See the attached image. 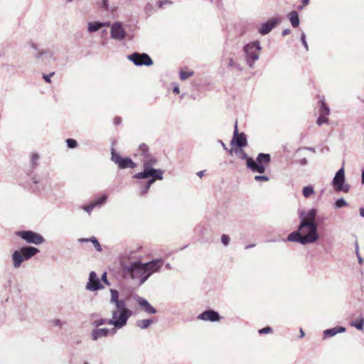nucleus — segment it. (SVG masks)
I'll list each match as a JSON object with an SVG mask.
<instances>
[{"instance_id":"bb28decb","label":"nucleus","mask_w":364,"mask_h":364,"mask_svg":"<svg viewBox=\"0 0 364 364\" xmlns=\"http://www.w3.org/2000/svg\"><path fill=\"white\" fill-rule=\"evenodd\" d=\"M199 236L198 240L201 243L210 242L212 241L211 235L208 229H202L199 232Z\"/></svg>"},{"instance_id":"774afa93","label":"nucleus","mask_w":364,"mask_h":364,"mask_svg":"<svg viewBox=\"0 0 364 364\" xmlns=\"http://www.w3.org/2000/svg\"><path fill=\"white\" fill-rule=\"evenodd\" d=\"M122 122V119L119 117H117L114 118V124L116 125H119Z\"/></svg>"},{"instance_id":"1a4fd4ad","label":"nucleus","mask_w":364,"mask_h":364,"mask_svg":"<svg viewBox=\"0 0 364 364\" xmlns=\"http://www.w3.org/2000/svg\"><path fill=\"white\" fill-rule=\"evenodd\" d=\"M127 58L136 66H151L154 64L151 57L145 53L134 52L127 55Z\"/></svg>"},{"instance_id":"37998d69","label":"nucleus","mask_w":364,"mask_h":364,"mask_svg":"<svg viewBox=\"0 0 364 364\" xmlns=\"http://www.w3.org/2000/svg\"><path fill=\"white\" fill-rule=\"evenodd\" d=\"M66 144L68 148L74 149L76 148L78 145L77 141L74 139H66Z\"/></svg>"},{"instance_id":"9d476101","label":"nucleus","mask_w":364,"mask_h":364,"mask_svg":"<svg viewBox=\"0 0 364 364\" xmlns=\"http://www.w3.org/2000/svg\"><path fill=\"white\" fill-rule=\"evenodd\" d=\"M164 171L160 168H152L149 169L146 175H144L143 172H139L133 176L134 178L136 179H144L148 178V181H151L154 184L157 180H163Z\"/></svg>"},{"instance_id":"dca6fc26","label":"nucleus","mask_w":364,"mask_h":364,"mask_svg":"<svg viewBox=\"0 0 364 364\" xmlns=\"http://www.w3.org/2000/svg\"><path fill=\"white\" fill-rule=\"evenodd\" d=\"M30 46L32 49H33L34 50H36L37 52L36 54L34 55V57L37 60H41L43 62L46 61V60H48V59H52L53 60H55V58H54V56H53V53L50 50H49V49L39 50L37 44H36L34 42H31Z\"/></svg>"},{"instance_id":"13d9d810","label":"nucleus","mask_w":364,"mask_h":364,"mask_svg":"<svg viewBox=\"0 0 364 364\" xmlns=\"http://www.w3.org/2000/svg\"><path fill=\"white\" fill-rule=\"evenodd\" d=\"M102 6L105 10H108L109 1L108 0H102Z\"/></svg>"},{"instance_id":"052dcab7","label":"nucleus","mask_w":364,"mask_h":364,"mask_svg":"<svg viewBox=\"0 0 364 364\" xmlns=\"http://www.w3.org/2000/svg\"><path fill=\"white\" fill-rule=\"evenodd\" d=\"M219 143L221 144V146H223V148L225 149V150H227L229 151L230 154H232V150L230 149V150H228V147L226 146L225 144L221 141V140H219L218 141Z\"/></svg>"},{"instance_id":"c756f323","label":"nucleus","mask_w":364,"mask_h":364,"mask_svg":"<svg viewBox=\"0 0 364 364\" xmlns=\"http://www.w3.org/2000/svg\"><path fill=\"white\" fill-rule=\"evenodd\" d=\"M18 318L21 321L28 320L27 307L26 305H21L18 308Z\"/></svg>"},{"instance_id":"423d86ee","label":"nucleus","mask_w":364,"mask_h":364,"mask_svg":"<svg viewBox=\"0 0 364 364\" xmlns=\"http://www.w3.org/2000/svg\"><path fill=\"white\" fill-rule=\"evenodd\" d=\"M111 160L119 169L134 168L136 166V164L129 156H122L114 148L111 150Z\"/></svg>"},{"instance_id":"bf43d9fd","label":"nucleus","mask_w":364,"mask_h":364,"mask_svg":"<svg viewBox=\"0 0 364 364\" xmlns=\"http://www.w3.org/2000/svg\"><path fill=\"white\" fill-rule=\"evenodd\" d=\"M298 163L302 166H304L308 164V161L306 158H302L300 160L298 161Z\"/></svg>"},{"instance_id":"864d4df0","label":"nucleus","mask_w":364,"mask_h":364,"mask_svg":"<svg viewBox=\"0 0 364 364\" xmlns=\"http://www.w3.org/2000/svg\"><path fill=\"white\" fill-rule=\"evenodd\" d=\"M55 75V72H52L49 74H43V80L48 82V83H50L51 82V80H50V77L52 76H53Z\"/></svg>"},{"instance_id":"79ce46f5","label":"nucleus","mask_w":364,"mask_h":364,"mask_svg":"<svg viewBox=\"0 0 364 364\" xmlns=\"http://www.w3.org/2000/svg\"><path fill=\"white\" fill-rule=\"evenodd\" d=\"M328 116H324L322 114H319V117L317 118L316 124L318 126H321L323 124H326L328 122Z\"/></svg>"},{"instance_id":"20e7f679","label":"nucleus","mask_w":364,"mask_h":364,"mask_svg":"<svg viewBox=\"0 0 364 364\" xmlns=\"http://www.w3.org/2000/svg\"><path fill=\"white\" fill-rule=\"evenodd\" d=\"M262 46L258 40L250 42L244 46L245 59L250 68H253L255 63L259 59Z\"/></svg>"},{"instance_id":"58836bf2","label":"nucleus","mask_w":364,"mask_h":364,"mask_svg":"<svg viewBox=\"0 0 364 364\" xmlns=\"http://www.w3.org/2000/svg\"><path fill=\"white\" fill-rule=\"evenodd\" d=\"M193 74H194L193 71H185L183 70H181L179 71V76H180V79L181 80H187L188 77L193 76Z\"/></svg>"},{"instance_id":"9b49d317","label":"nucleus","mask_w":364,"mask_h":364,"mask_svg":"<svg viewBox=\"0 0 364 364\" xmlns=\"http://www.w3.org/2000/svg\"><path fill=\"white\" fill-rule=\"evenodd\" d=\"M230 144L232 146H237L238 149H242L247 145L245 134L244 132L239 134L237 122L235 124L233 136Z\"/></svg>"},{"instance_id":"e433bc0d","label":"nucleus","mask_w":364,"mask_h":364,"mask_svg":"<svg viewBox=\"0 0 364 364\" xmlns=\"http://www.w3.org/2000/svg\"><path fill=\"white\" fill-rule=\"evenodd\" d=\"M314 190L311 186H304L302 189V193L305 198L310 197L312 194H314Z\"/></svg>"},{"instance_id":"4be33fe9","label":"nucleus","mask_w":364,"mask_h":364,"mask_svg":"<svg viewBox=\"0 0 364 364\" xmlns=\"http://www.w3.org/2000/svg\"><path fill=\"white\" fill-rule=\"evenodd\" d=\"M346 331V328L343 326H336L333 328H328L323 331V338H331L338 333H342Z\"/></svg>"},{"instance_id":"69168bd1","label":"nucleus","mask_w":364,"mask_h":364,"mask_svg":"<svg viewBox=\"0 0 364 364\" xmlns=\"http://www.w3.org/2000/svg\"><path fill=\"white\" fill-rule=\"evenodd\" d=\"M235 61L232 58H229L228 59V67H233L234 65H235Z\"/></svg>"},{"instance_id":"72a5a7b5","label":"nucleus","mask_w":364,"mask_h":364,"mask_svg":"<svg viewBox=\"0 0 364 364\" xmlns=\"http://www.w3.org/2000/svg\"><path fill=\"white\" fill-rule=\"evenodd\" d=\"M139 150L141 152V155L144 156V159L147 156L150 155L149 148L146 144H141L139 145Z\"/></svg>"},{"instance_id":"39448f33","label":"nucleus","mask_w":364,"mask_h":364,"mask_svg":"<svg viewBox=\"0 0 364 364\" xmlns=\"http://www.w3.org/2000/svg\"><path fill=\"white\" fill-rule=\"evenodd\" d=\"M300 224L297 228H318L322 218L317 215V210L311 208L307 212H300Z\"/></svg>"},{"instance_id":"5fc2aeb1","label":"nucleus","mask_w":364,"mask_h":364,"mask_svg":"<svg viewBox=\"0 0 364 364\" xmlns=\"http://www.w3.org/2000/svg\"><path fill=\"white\" fill-rule=\"evenodd\" d=\"M310 0H302L301 4L298 6L299 10H301L305 7L306 5L309 4Z\"/></svg>"},{"instance_id":"2eb2a0df","label":"nucleus","mask_w":364,"mask_h":364,"mask_svg":"<svg viewBox=\"0 0 364 364\" xmlns=\"http://www.w3.org/2000/svg\"><path fill=\"white\" fill-rule=\"evenodd\" d=\"M133 298L141 308V309L144 312L149 314H156L158 312L157 309L153 306L145 298L140 296L138 294H134Z\"/></svg>"},{"instance_id":"f03ea898","label":"nucleus","mask_w":364,"mask_h":364,"mask_svg":"<svg viewBox=\"0 0 364 364\" xmlns=\"http://www.w3.org/2000/svg\"><path fill=\"white\" fill-rule=\"evenodd\" d=\"M235 153H240V158L246 160L247 168L253 173L262 174L265 172L267 166L271 162V155L269 154L259 153L256 159L250 157L242 149H235Z\"/></svg>"},{"instance_id":"09e8293b","label":"nucleus","mask_w":364,"mask_h":364,"mask_svg":"<svg viewBox=\"0 0 364 364\" xmlns=\"http://www.w3.org/2000/svg\"><path fill=\"white\" fill-rule=\"evenodd\" d=\"M122 311L124 314V316L125 318L126 322L127 323L129 318L132 315V310L129 309L127 307Z\"/></svg>"},{"instance_id":"4c0bfd02","label":"nucleus","mask_w":364,"mask_h":364,"mask_svg":"<svg viewBox=\"0 0 364 364\" xmlns=\"http://www.w3.org/2000/svg\"><path fill=\"white\" fill-rule=\"evenodd\" d=\"M110 294H111V298H110V303L114 304L117 301L119 300V292L118 290L115 289H110Z\"/></svg>"},{"instance_id":"a19ab883","label":"nucleus","mask_w":364,"mask_h":364,"mask_svg":"<svg viewBox=\"0 0 364 364\" xmlns=\"http://www.w3.org/2000/svg\"><path fill=\"white\" fill-rule=\"evenodd\" d=\"M152 185H153V183H151V181H147L145 183L144 186L141 188V194L144 195V194L147 193L150 187Z\"/></svg>"},{"instance_id":"8fccbe9b","label":"nucleus","mask_w":364,"mask_h":364,"mask_svg":"<svg viewBox=\"0 0 364 364\" xmlns=\"http://www.w3.org/2000/svg\"><path fill=\"white\" fill-rule=\"evenodd\" d=\"M255 180L256 181H269V178L264 175H257L255 176Z\"/></svg>"},{"instance_id":"3c124183","label":"nucleus","mask_w":364,"mask_h":364,"mask_svg":"<svg viewBox=\"0 0 364 364\" xmlns=\"http://www.w3.org/2000/svg\"><path fill=\"white\" fill-rule=\"evenodd\" d=\"M301 41L302 45L304 46L306 50L308 51L309 46H308V43L306 42V35H305L304 32H302L301 34Z\"/></svg>"},{"instance_id":"ea45409f","label":"nucleus","mask_w":364,"mask_h":364,"mask_svg":"<svg viewBox=\"0 0 364 364\" xmlns=\"http://www.w3.org/2000/svg\"><path fill=\"white\" fill-rule=\"evenodd\" d=\"M348 203L343 198H338L335 202V208H341L345 206H347Z\"/></svg>"},{"instance_id":"aec40b11","label":"nucleus","mask_w":364,"mask_h":364,"mask_svg":"<svg viewBox=\"0 0 364 364\" xmlns=\"http://www.w3.org/2000/svg\"><path fill=\"white\" fill-rule=\"evenodd\" d=\"M21 253V255L27 261L40 252V250L36 247L30 245H23L18 249Z\"/></svg>"},{"instance_id":"c9c22d12","label":"nucleus","mask_w":364,"mask_h":364,"mask_svg":"<svg viewBox=\"0 0 364 364\" xmlns=\"http://www.w3.org/2000/svg\"><path fill=\"white\" fill-rule=\"evenodd\" d=\"M89 241L92 243L93 246L97 252H102V246L96 237L92 236L89 238Z\"/></svg>"},{"instance_id":"a878e982","label":"nucleus","mask_w":364,"mask_h":364,"mask_svg":"<svg viewBox=\"0 0 364 364\" xmlns=\"http://www.w3.org/2000/svg\"><path fill=\"white\" fill-rule=\"evenodd\" d=\"M350 326L358 331H363L364 329V317L361 315L359 316L355 320L350 321Z\"/></svg>"},{"instance_id":"c03bdc74","label":"nucleus","mask_w":364,"mask_h":364,"mask_svg":"<svg viewBox=\"0 0 364 364\" xmlns=\"http://www.w3.org/2000/svg\"><path fill=\"white\" fill-rule=\"evenodd\" d=\"M230 242V237L228 235H226V234L222 235L221 242L224 246L226 247V246L229 245Z\"/></svg>"},{"instance_id":"4468645a","label":"nucleus","mask_w":364,"mask_h":364,"mask_svg":"<svg viewBox=\"0 0 364 364\" xmlns=\"http://www.w3.org/2000/svg\"><path fill=\"white\" fill-rule=\"evenodd\" d=\"M104 289L100 278L95 272L92 271L89 274L88 282L86 284V289L90 291H95Z\"/></svg>"},{"instance_id":"f704fd0d","label":"nucleus","mask_w":364,"mask_h":364,"mask_svg":"<svg viewBox=\"0 0 364 364\" xmlns=\"http://www.w3.org/2000/svg\"><path fill=\"white\" fill-rule=\"evenodd\" d=\"M113 304L115 305L117 310L116 311H123L125 309L127 306V302L125 299H119L116 302H114Z\"/></svg>"},{"instance_id":"49530a36","label":"nucleus","mask_w":364,"mask_h":364,"mask_svg":"<svg viewBox=\"0 0 364 364\" xmlns=\"http://www.w3.org/2000/svg\"><path fill=\"white\" fill-rule=\"evenodd\" d=\"M273 331L272 328L269 326H267L261 329H259L258 331V333L259 334H267V333H272Z\"/></svg>"},{"instance_id":"f3484780","label":"nucleus","mask_w":364,"mask_h":364,"mask_svg":"<svg viewBox=\"0 0 364 364\" xmlns=\"http://www.w3.org/2000/svg\"><path fill=\"white\" fill-rule=\"evenodd\" d=\"M282 21L281 17L277 18H271L266 22L262 23L261 26L258 29V32L259 34L262 36H265L269 33L273 28L276 27L277 24H279Z\"/></svg>"},{"instance_id":"6ab92c4d","label":"nucleus","mask_w":364,"mask_h":364,"mask_svg":"<svg viewBox=\"0 0 364 364\" xmlns=\"http://www.w3.org/2000/svg\"><path fill=\"white\" fill-rule=\"evenodd\" d=\"M107 198V195L102 194L101 196L97 197L91 201L88 205H83L82 209L90 214L95 208L101 207L104 205L106 203Z\"/></svg>"},{"instance_id":"0eeeda50","label":"nucleus","mask_w":364,"mask_h":364,"mask_svg":"<svg viewBox=\"0 0 364 364\" xmlns=\"http://www.w3.org/2000/svg\"><path fill=\"white\" fill-rule=\"evenodd\" d=\"M15 234L28 244L38 245L45 242L44 237L41 234L30 230H18Z\"/></svg>"},{"instance_id":"6e6552de","label":"nucleus","mask_w":364,"mask_h":364,"mask_svg":"<svg viewBox=\"0 0 364 364\" xmlns=\"http://www.w3.org/2000/svg\"><path fill=\"white\" fill-rule=\"evenodd\" d=\"M345 182V171L342 167L336 173L331 183L336 192L348 193L350 190V186Z\"/></svg>"},{"instance_id":"de8ad7c7","label":"nucleus","mask_w":364,"mask_h":364,"mask_svg":"<svg viewBox=\"0 0 364 364\" xmlns=\"http://www.w3.org/2000/svg\"><path fill=\"white\" fill-rule=\"evenodd\" d=\"M100 279L102 284L104 283L107 286L111 285V283L109 282V281L107 279V272H103L102 274L101 275V278Z\"/></svg>"},{"instance_id":"6e6d98bb","label":"nucleus","mask_w":364,"mask_h":364,"mask_svg":"<svg viewBox=\"0 0 364 364\" xmlns=\"http://www.w3.org/2000/svg\"><path fill=\"white\" fill-rule=\"evenodd\" d=\"M118 329H119V328H116V327H114V326L113 328H107V331H108V336H109V334H111L112 336L115 335V334L117 333V330H118Z\"/></svg>"},{"instance_id":"0e129e2a","label":"nucleus","mask_w":364,"mask_h":364,"mask_svg":"<svg viewBox=\"0 0 364 364\" xmlns=\"http://www.w3.org/2000/svg\"><path fill=\"white\" fill-rule=\"evenodd\" d=\"M290 33H291V30L289 28H286V29L283 30L282 35L283 36H285L289 35Z\"/></svg>"},{"instance_id":"473e14b6","label":"nucleus","mask_w":364,"mask_h":364,"mask_svg":"<svg viewBox=\"0 0 364 364\" xmlns=\"http://www.w3.org/2000/svg\"><path fill=\"white\" fill-rule=\"evenodd\" d=\"M353 236L355 238V241L354 242V245H355V254H356V256H357V258H358V262L360 264H363V258L360 256V253H359V245H358V240H357V237L355 235H353Z\"/></svg>"},{"instance_id":"ddd939ff","label":"nucleus","mask_w":364,"mask_h":364,"mask_svg":"<svg viewBox=\"0 0 364 364\" xmlns=\"http://www.w3.org/2000/svg\"><path fill=\"white\" fill-rule=\"evenodd\" d=\"M110 36L112 39L122 41L127 36V32L123 28L121 22L117 21L112 24L110 29Z\"/></svg>"},{"instance_id":"2f4dec72","label":"nucleus","mask_w":364,"mask_h":364,"mask_svg":"<svg viewBox=\"0 0 364 364\" xmlns=\"http://www.w3.org/2000/svg\"><path fill=\"white\" fill-rule=\"evenodd\" d=\"M319 113L324 116H328L330 114V109L323 100H320Z\"/></svg>"},{"instance_id":"e2e57ef3","label":"nucleus","mask_w":364,"mask_h":364,"mask_svg":"<svg viewBox=\"0 0 364 364\" xmlns=\"http://www.w3.org/2000/svg\"><path fill=\"white\" fill-rule=\"evenodd\" d=\"M173 92L174 94H176V95L179 94V92H180V89H179L178 85H175V86L173 87Z\"/></svg>"},{"instance_id":"7c9ffc66","label":"nucleus","mask_w":364,"mask_h":364,"mask_svg":"<svg viewBox=\"0 0 364 364\" xmlns=\"http://www.w3.org/2000/svg\"><path fill=\"white\" fill-rule=\"evenodd\" d=\"M101 28L100 21L89 22L87 24V30L90 33H94L99 31Z\"/></svg>"},{"instance_id":"338daca9","label":"nucleus","mask_w":364,"mask_h":364,"mask_svg":"<svg viewBox=\"0 0 364 364\" xmlns=\"http://www.w3.org/2000/svg\"><path fill=\"white\" fill-rule=\"evenodd\" d=\"M100 25H101V28L109 27L110 26V22L109 21L100 22Z\"/></svg>"},{"instance_id":"c85d7f7f","label":"nucleus","mask_w":364,"mask_h":364,"mask_svg":"<svg viewBox=\"0 0 364 364\" xmlns=\"http://www.w3.org/2000/svg\"><path fill=\"white\" fill-rule=\"evenodd\" d=\"M110 318H100L99 319L92 321L91 322V325L94 326L95 328H98L100 326L108 324L111 325Z\"/></svg>"},{"instance_id":"7ed1b4c3","label":"nucleus","mask_w":364,"mask_h":364,"mask_svg":"<svg viewBox=\"0 0 364 364\" xmlns=\"http://www.w3.org/2000/svg\"><path fill=\"white\" fill-rule=\"evenodd\" d=\"M319 238L318 229H296L291 232L284 241L298 242L306 245L316 242Z\"/></svg>"},{"instance_id":"a211bd4d","label":"nucleus","mask_w":364,"mask_h":364,"mask_svg":"<svg viewBox=\"0 0 364 364\" xmlns=\"http://www.w3.org/2000/svg\"><path fill=\"white\" fill-rule=\"evenodd\" d=\"M112 318H110L111 326L117 328H122L127 325L124 314L122 311H112Z\"/></svg>"},{"instance_id":"4d7b16f0","label":"nucleus","mask_w":364,"mask_h":364,"mask_svg":"<svg viewBox=\"0 0 364 364\" xmlns=\"http://www.w3.org/2000/svg\"><path fill=\"white\" fill-rule=\"evenodd\" d=\"M301 149H306V150H308V151H310L311 152H314L315 153L316 152V150H315V148L314 147H309V146H304V147H302V148H299L297 150H296V152H298L299 151L301 150Z\"/></svg>"},{"instance_id":"f257e3e1","label":"nucleus","mask_w":364,"mask_h":364,"mask_svg":"<svg viewBox=\"0 0 364 364\" xmlns=\"http://www.w3.org/2000/svg\"><path fill=\"white\" fill-rule=\"evenodd\" d=\"M164 264V259L161 257L142 262L140 259H132L129 256L123 255L119 258V270L125 279H139L138 285L141 286L154 273L159 272Z\"/></svg>"},{"instance_id":"393cba45","label":"nucleus","mask_w":364,"mask_h":364,"mask_svg":"<svg viewBox=\"0 0 364 364\" xmlns=\"http://www.w3.org/2000/svg\"><path fill=\"white\" fill-rule=\"evenodd\" d=\"M287 18L289 20L293 28H297L299 26L300 19L297 11H291L289 14H288Z\"/></svg>"},{"instance_id":"f8f14e48","label":"nucleus","mask_w":364,"mask_h":364,"mask_svg":"<svg viewBox=\"0 0 364 364\" xmlns=\"http://www.w3.org/2000/svg\"><path fill=\"white\" fill-rule=\"evenodd\" d=\"M197 318L204 321L219 322L223 317L218 311L213 309H208L199 314Z\"/></svg>"},{"instance_id":"cd10ccee","label":"nucleus","mask_w":364,"mask_h":364,"mask_svg":"<svg viewBox=\"0 0 364 364\" xmlns=\"http://www.w3.org/2000/svg\"><path fill=\"white\" fill-rule=\"evenodd\" d=\"M155 322L154 318H145L141 320H138L136 323L137 327L141 329H147L150 327V326Z\"/></svg>"},{"instance_id":"680f3d73","label":"nucleus","mask_w":364,"mask_h":364,"mask_svg":"<svg viewBox=\"0 0 364 364\" xmlns=\"http://www.w3.org/2000/svg\"><path fill=\"white\" fill-rule=\"evenodd\" d=\"M53 323H54V324H55V326H59V327H62V326H63V322H62V321H61V320H60V319H55V320L53 321Z\"/></svg>"},{"instance_id":"5701e85b","label":"nucleus","mask_w":364,"mask_h":364,"mask_svg":"<svg viewBox=\"0 0 364 364\" xmlns=\"http://www.w3.org/2000/svg\"><path fill=\"white\" fill-rule=\"evenodd\" d=\"M11 261L13 267L15 269H18L21 267L23 262L26 261L21 255V253L18 250H14L11 254Z\"/></svg>"},{"instance_id":"b1692460","label":"nucleus","mask_w":364,"mask_h":364,"mask_svg":"<svg viewBox=\"0 0 364 364\" xmlns=\"http://www.w3.org/2000/svg\"><path fill=\"white\" fill-rule=\"evenodd\" d=\"M90 336L93 341H97L101 338L107 337L108 336L107 328H95L92 330Z\"/></svg>"},{"instance_id":"603ef678","label":"nucleus","mask_w":364,"mask_h":364,"mask_svg":"<svg viewBox=\"0 0 364 364\" xmlns=\"http://www.w3.org/2000/svg\"><path fill=\"white\" fill-rule=\"evenodd\" d=\"M172 1L170 0H161L157 2V5L159 8H163L165 5H171Z\"/></svg>"},{"instance_id":"a18cd8bd","label":"nucleus","mask_w":364,"mask_h":364,"mask_svg":"<svg viewBox=\"0 0 364 364\" xmlns=\"http://www.w3.org/2000/svg\"><path fill=\"white\" fill-rule=\"evenodd\" d=\"M39 159V155L36 153H33L31 156V164L32 168H34L37 165V161Z\"/></svg>"},{"instance_id":"412c9836","label":"nucleus","mask_w":364,"mask_h":364,"mask_svg":"<svg viewBox=\"0 0 364 364\" xmlns=\"http://www.w3.org/2000/svg\"><path fill=\"white\" fill-rule=\"evenodd\" d=\"M157 159L151 154L147 156L143 160V172L144 175H146L149 169L154 168V166L157 164Z\"/></svg>"}]
</instances>
